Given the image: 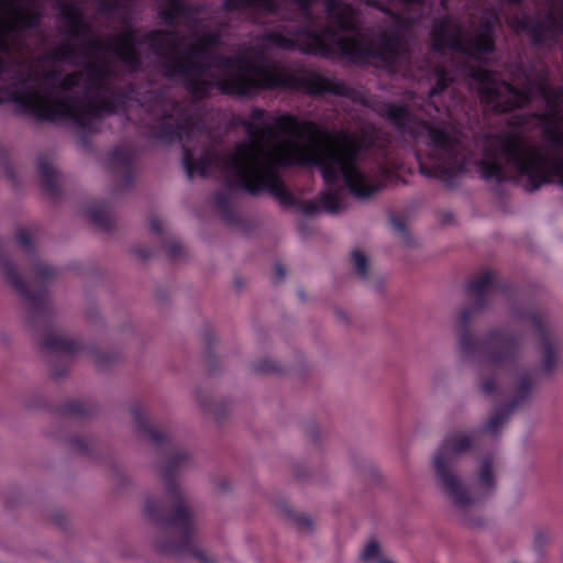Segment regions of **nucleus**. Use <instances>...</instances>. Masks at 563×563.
Here are the masks:
<instances>
[{"label":"nucleus","mask_w":563,"mask_h":563,"mask_svg":"<svg viewBox=\"0 0 563 563\" xmlns=\"http://www.w3.org/2000/svg\"><path fill=\"white\" fill-rule=\"evenodd\" d=\"M202 108H13L16 117L51 122L70 129L81 146L92 134L110 130H135L157 144L178 141L183 165L189 178L221 174L227 190L214 196V205L228 222L235 220L231 191L251 195L269 192L280 202L292 205L294 197L280 178L287 166L318 167L328 187L320 203L330 213L338 212L343 198L352 192V139L332 133L316 123L291 115L266 119L264 108H253L242 124L249 140L221 155L211 143L201 118Z\"/></svg>","instance_id":"1"},{"label":"nucleus","mask_w":563,"mask_h":563,"mask_svg":"<svg viewBox=\"0 0 563 563\" xmlns=\"http://www.w3.org/2000/svg\"><path fill=\"white\" fill-rule=\"evenodd\" d=\"M471 303L459 310L454 330L457 346L467 360L483 358L481 389L497 399L503 395L506 382L510 384V399L500 407L479 429L454 430L443 438L431 459V468L438 489L459 512L461 521L471 528H479L484 519L471 515L473 506L489 497L496 487L493 457L486 455L479 462L475 476L476 493H471L457 471L460 457L481 446L484 434L496 437L514 410L529 399L536 386L534 373L522 365L526 335L521 329L510 325L490 328L479 342L471 324L475 316L485 311L497 295L508 297L509 285L495 271H485L465 287Z\"/></svg>","instance_id":"2"},{"label":"nucleus","mask_w":563,"mask_h":563,"mask_svg":"<svg viewBox=\"0 0 563 563\" xmlns=\"http://www.w3.org/2000/svg\"><path fill=\"white\" fill-rule=\"evenodd\" d=\"M220 31H206L185 47L179 31L153 30L144 43L159 58L166 78L180 82L199 101L213 91L247 97L264 90L302 91L314 96H345L349 87L312 70L298 60H271L257 55L225 56L213 52L221 44Z\"/></svg>","instance_id":"3"},{"label":"nucleus","mask_w":563,"mask_h":563,"mask_svg":"<svg viewBox=\"0 0 563 563\" xmlns=\"http://www.w3.org/2000/svg\"><path fill=\"white\" fill-rule=\"evenodd\" d=\"M60 15L62 32L73 40H81L82 69L66 76L57 69L20 71L14 85L20 86L23 97L18 106H97L93 101L119 76L118 62L129 71H136L141 66V43L132 26L126 25L121 33L102 41L91 36V25L76 5H64Z\"/></svg>","instance_id":"4"},{"label":"nucleus","mask_w":563,"mask_h":563,"mask_svg":"<svg viewBox=\"0 0 563 563\" xmlns=\"http://www.w3.org/2000/svg\"><path fill=\"white\" fill-rule=\"evenodd\" d=\"M538 119L544 139L543 146L533 145L520 133L498 139L478 162V172L486 181L501 184L512 173L528 191H534L554 180L563 187V108H544Z\"/></svg>","instance_id":"5"},{"label":"nucleus","mask_w":563,"mask_h":563,"mask_svg":"<svg viewBox=\"0 0 563 563\" xmlns=\"http://www.w3.org/2000/svg\"><path fill=\"white\" fill-rule=\"evenodd\" d=\"M15 236L21 249L30 256L31 274L27 280H24L15 265L2 256L0 268L5 282L14 288L25 305V322L30 328L42 331L38 338L40 343L56 355L66 357L86 355L99 368L113 364L118 358L117 354L103 352L95 344H86L54 329L46 285L57 276L58 272L36 255L33 229L20 228Z\"/></svg>","instance_id":"6"},{"label":"nucleus","mask_w":563,"mask_h":563,"mask_svg":"<svg viewBox=\"0 0 563 563\" xmlns=\"http://www.w3.org/2000/svg\"><path fill=\"white\" fill-rule=\"evenodd\" d=\"M302 15L296 27L264 32L266 47L300 51L332 59L352 58V5L340 0H291Z\"/></svg>","instance_id":"7"},{"label":"nucleus","mask_w":563,"mask_h":563,"mask_svg":"<svg viewBox=\"0 0 563 563\" xmlns=\"http://www.w3.org/2000/svg\"><path fill=\"white\" fill-rule=\"evenodd\" d=\"M379 109L399 135L426 146L428 162L417 154L419 170L423 176L441 179L452 187L455 177L466 172L472 153L464 143L463 133L454 124L422 120L411 112L412 108Z\"/></svg>","instance_id":"8"},{"label":"nucleus","mask_w":563,"mask_h":563,"mask_svg":"<svg viewBox=\"0 0 563 563\" xmlns=\"http://www.w3.org/2000/svg\"><path fill=\"white\" fill-rule=\"evenodd\" d=\"M517 87L482 66L467 68L483 106H526L542 100L544 106H563V88L554 87L544 68H536L521 58L511 65Z\"/></svg>","instance_id":"9"},{"label":"nucleus","mask_w":563,"mask_h":563,"mask_svg":"<svg viewBox=\"0 0 563 563\" xmlns=\"http://www.w3.org/2000/svg\"><path fill=\"white\" fill-rule=\"evenodd\" d=\"M135 428L139 434L146 439L151 445L156 448L162 454V461L158 463V472L164 483L166 495L169 499L167 504L163 498H157L153 494L156 507H166L168 512H177L183 506L190 509L185 498V492L178 482V477L187 470L194 466L191 453L181 446L169 431L162 429L151 422L146 408L141 404H135L130 409ZM145 504L143 505V509Z\"/></svg>","instance_id":"10"},{"label":"nucleus","mask_w":563,"mask_h":563,"mask_svg":"<svg viewBox=\"0 0 563 563\" xmlns=\"http://www.w3.org/2000/svg\"><path fill=\"white\" fill-rule=\"evenodd\" d=\"M144 515L151 522L166 530V534L156 544L159 551L178 556L188 555L200 563H218L216 554L200 547L196 517L191 509L180 506L177 512L169 514L166 507H156L154 498L150 496L145 499Z\"/></svg>","instance_id":"11"},{"label":"nucleus","mask_w":563,"mask_h":563,"mask_svg":"<svg viewBox=\"0 0 563 563\" xmlns=\"http://www.w3.org/2000/svg\"><path fill=\"white\" fill-rule=\"evenodd\" d=\"M431 48L443 53L446 48L471 59L484 62L496 51L495 19H483L475 31L465 36L463 25L443 16L434 20L431 32Z\"/></svg>","instance_id":"12"},{"label":"nucleus","mask_w":563,"mask_h":563,"mask_svg":"<svg viewBox=\"0 0 563 563\" xmlns=\"http://www.w3.org/2000/svg\"><path fill=\"white\" fill-rule=\"evenodd\" d=\"M510 314L520 322L529 323L539 339L541 371L550 374L561 360L563 342L553 329L548 316L531 303L510 305Z\"/></svg>","instance_id":"13"},{"label":"nucleus","mask_w":563,"mask_h":563,"mask_svg":"<svg viewBox=\"0 0 563 563\" xmlns=\"http://www.w3.org/2000/svg\"><path fill=\"white\" fill-rule=\"evenodd\" d=\"M389 140H380V131L373 129L371 135L362 140L358 131L354 126V200L366 201L375 197L386 186L385 167L379 166L374 173H364L357 166L356 162L362 152L377 150L382 156L388 152Z\"/></svg>","instance_id":"14"},{"label":"nucleus","mask_w":563,"mask_h":563,"mask_svg":"<svg viewBox=\"0 0 563 563\" xmlns=\"http://www.w3.org/2000/svg\"><path fill=\"white\" fill-rule=\"evenodd\" d=\"M18 0H0V12L8 14L0 25V53L10 54L18 44V36L37 27L41 13L29 7H19ZM7 60L0 55V77L4 74Z\"/></svg>","instance_id":"15"},{"label":"nucleus","mask_w":563,"mask_h":563,"mask_svg":"<svg viewBox=\"0 0 563 563\" xmlns=\"http://www.w3.org/2000/svg\"><path fill=\"white\" fill-rule=\"evenodd\" d=\"M518 24L529 33L531 42L536 46L560 44L563 38V0L559 18L548 12L537 19L525 16Z\"/></svg>","instance_id":"16"},{"label":"nucleus","mask_w":563,"mask_h":563,"mask_svg":"<svg viewBox=\"0 0 563 563\" xmlns=\"http://www.w3.org/2000/svg\"><path fill=\"white\" fill-rule=\"evenodd\" d=\"M405 52V44L397 32H382L366 47L368 57L380 62L388 68L395 66Z\"/></svg>","instance_id":"17"},{"label":"nucleus","mask_w":563,"mask_h":563,"mask_svg":"<svg viewBox=\"0 0 563 563\" xmlns=\"http://www.w3.org/2000/svg\"><path fill=\"white\" fill-rule=\"evenodd\" d=\"M137 153L130 145L115 146L109 154L108 167L120 185L131 186L137 174Z\"/></svg>","instance_id":"18"},{"label":"nucleus","mask_w":563,"mask_h":563,"mask_svg":"<svg viewBox=\"0 0 563 563\" xmlns=\"http://www.w3.org/2000/svg\"><path fill=\"white\" fill-rule=\"evenodd\" d=\"M162 9L159 11V18L164 22L174 27L178 20L192 21L197 13L189 4L184 0H159Z\"/></svg>","instance_id":"19"},{"label":"nucleus","mask_w":563,"mask_h":563,"mask_svg":"<svg viewBox=\"0 0 563 563\" xmlns=\"http://www.w3.org/2000/svg\"><path fill=\"white\" fill-rule=\"evenodd\" d=\"M355 278H357L364 287L377 291L383 286L382 277L371 271L366 256L360 251L354 250V279Z\"/></svg>","instance_id":"20"},{"label":"nucleus","mask_w":563,"mask_h":563,"mask_svg":"<svg viewBox=\"0 0 563 563\" xmlns=\"http://www.w3.org/2000/svg\"><path fill=\"white\" fill-rule=\"evenodd\" d=\"M79 53V47L74 41H66L57 46L53 47L51 51L45 53L38 58L40 63L43 62H52V63H60L66 62L71 66H77L78 58L77 55Z\"/></svg>","instance_id":"21"},{"label":"nucleus","mask_w":563,"mask_h":563,"mask_svg":"<svg viewBox=\"0 0 563 563\" xmlns=\"http://www.w3.org/2000/svg\"><path fill=\"white\" fill-rule=\"evenodd\" d=\"M284 0H224L227 11L256 9L268 13H278Z\"/></svg>","instance_id":"22"},{"label":"nucleus","mask_w":563,"mask_h":563,"mask_svg":"<svg viewBox=\"0 0 563 563\" xmlns=\"http://www.w3.org/2000/svg\"><path fill=\"white\" fill-rule=\"evenodd\" d=\"M37 168L43 188L51 195L58 192L57 173L52 158L46 154L37 157Z\"/></svg>","instance_id":"23"},{"label":"nucleus","mask_w":563,"mask_h":563,"mask_svg":"<svg viewBox=\"0 0 563 563\" xmlns=\"http://www.w3.org/2000/svg\"><path fill=\"white\" fill-rule=\"evenodd\" d=\"M358 558L362 563H394L383 556L382 543L375 536L366 540Z\"/></svg>","instance_id":"24"},{"label":"nucleus","mask_w":563,"mask_h":563,"mask_svg":"<svg viewBox=\"0 0 563 563\" xmlns=\"http://www.w3.org/2000/svg\"><path fill=\"white\" fill-rule=\"evenodd\" d=\"M354 479L378 483L380 479V474L373 464L360 462L354 459Z\"/></svg>","instance_id":"25"},{"label":"nucleus","mask_w":563,"mask_h":563,"mask_svg":"<svg viewBox=\"0 0 563 563\" xmlns=\"http://www.w3.org/2000/svg\"><path fill=\"white\" fill-rule=\"evenodd\" d=\"M453 81L451 73L443 66L435 69V82L429 91V97H434L443 92Z\"/></svg>","instance_id":"26"},{"label":"nucleus","mask_w":563,"mask_h":563,"mask_svg":"<svg viewBox=\"0 0 563 563\" xmlns=\"http://www.w3.org/2000/svg\"><path fill=\"white\" fill-rule=\"evenodd\" d=\"M89 217L96 225L104 230L110 229L111 220L109 210L107 208L102 206L92 207L89 210Z\"/></svg>","instance_id":"27"},{"label":"nucleus","mask_w":563,"mask_h":563,"mask_svg":"<svg viewBox=\"0 0 563 563\" xmlns=\"http://www.w3.org/2000/svg\"><path fill=\"white\" fill-rule=\"evenodd\" d=\"M98 12L107 18H110L113 12L120 9L121 0H97Z\"/></svg>","instance_id":"28"},{"label":"nucleus","mask_w":563,"mask_h":563,"mask_svg":"<svg viewBox=\"0 0 563 563\" xmlns=\"http://www.w3.org/2000/svg\"><path fill=\"white\" fill-rule=\"evenodd\" d=\"M280 366L273 360L263 358L254 363V371L260 373H274L278 372Z\"/></svg>","instance_id":"29"},{"label":"nucleus","mask_w":563,"mask_h":563,"mask_svg":"<svg viewBox=\"0 0 563 563\" xmlns=\"http://www.w3.org/2000/svg\"><path fill=\"white\" fill-rule=\"evenodd\" d=\"M294 522L302 530H310L312 528V520L305 514H291Z\"/></svg>","instance_id":"30"},{"label":"nucleus","mask_w":563,"mask_h":563,"mask_svg":"<svg viewBox=\"0 0 563 563\" xmlns=\"http://www.w3.org/2000/svg\"><path fill=\"white\" fill-rule=\"evenodd\" d=\"M89 441L85 438L77 437L71 440L73 449L81 454H87L89 452Z\"/></svg>","instance_id":"31"},{"label":"nucleus","mask_w":563,"mask_h":563,"mask_svg":"<svg viewBox=\"0 0 563 563\" xmlns=\"http://www.w3.org/2000/svg\"><path fill=\"white\" fill-rule=\"evenodd\" d=\"M550 540V532L547 529L538 530L534 534V544L537 548L543 547Z\"/></svg>","instance_id":"32"},{"label":"nucleus","mask_w":563,"mask_h":563,"mask_svg":"<svg viewBox=\"0 0 563 563\" xmlns=\"http://www.w3.org/2000/svg\"><path fill=\"white\" fill-rule=\"evenodd\" d=\"M150 227L152 231L158 234H164V221L157 216H152L150 218Z\"/></svg>","instance_id":"33"},{"label":"nucleus","mask_w":563,"mask_h":563,"mask_svg":"<svg viewBox=\"0 0 563 563\" xmlns=\"http://www.w3.org/2000/svg\"><path fill=\"white\" fill-rule=\"evenodd\" d=\"M68 410L76 415H86L88 411L82 401L76 400L68 405Z\"/></svg>","instance_id":"34"},{"label":"nucleus","mask_w":563,"mask_h":563,"mask_svg":"<svg viewBox=\"0 0 563 563\" xmlns=\"http://www.w3.org/2000/svg\"><path fill=\"white\" fill-rule=\"evenodd\" d=\"M390 224L395 231H397L399 234L405 235L406 234V225L402 222L401 219L397 217H393L390 219Z\"/></svg>","instance_id":"35"},{"label":"nucleus","mask_w":563,"mask_h":563,"mask_svg":"<svg viewBox=\"0 0 563 563\" xmlns=\"http://www.w3.org/2000/svg\"><path fill=\"white\" fill-rule=\"evenodd\" d=\"M302 210L307 214H313L319 211V205L316 201L308 200L303 203Z\"/></svg>","instance_id":"36"},{"label":"nucleus","mask_w":563,"mask_h":563,"mask_svg":"<svg viewBox=\"0 0 563 563\" xmlns=\"http://www.w3.org/2000/svg\"><path fill=\"white\" fill-rule=\"evenodd\" d=\"M354 58L358 55L360 46H358V35H360V29L356 25V12L354 11Z\"/></svg>","instance_id":"37"},{"label":"nucleus","mask_w":563,"mask_h":563,"mask_svg":"<svg viewBox=\"0 0 563 563\" xmlns=\"http://www.w3.org/2000/svg\"><path fill=\"white\" fill-rule=\"evenodd\" d=\"M165 247L173 256L178 255L181 251V244L177 241L168 242Z\"/></svg>","instance_id":"38"},{"label":"nucleus","mask_w":563,"mask_h":563,"mask_svg":"<svg viewBox=\"0 0 563 563\" xmlns=\"http://www.w3.org/2000/svg\"><path fill=\"white\" fill-rule=\"evenodd\" d=\"M217 487L220 492H227L231 489V482L227 477H221L217 481Z\"/></svg>","instance_id":"39"},{"label":"nucleus","mask_w":563,"mask_h":563,"mask_svg":"<svg viewBox=\"0 0 563 563\" xmlns=\"http://www.w3.org/2000/svg\"><path fill=\"white\" fill-rule=\"evenodd\" d=\"M66 371H67L66 364L63 365L62 369L57 368L54 364L51 365V373L56 378L63 376L66 373Z\"/></svg>","instance_id":"40"},{"label":"nucleus","mask_w":563,"mask_h":563,"mask_svg":"<svg viewBox=\"0 0 563 563\" xmlns=\"http://www.w3.org/2000/svg\"><path fill=\"white\" fill-rule=\"evenodd\" d=\"M275 275H276V277H277V279H278V280H282V279L285 277L286 272H285V269H284V267H283V265H282V264H278V263H277V264L275 265Z\"/></svg>","instance_id":"41"},{"label":"nucleus","mask_w":563,"mask_h":563,"mask_svg":"<svg viewBox=\"0 0 563 563\" xmlns=\"http://www.w3.org/2000/svg\"><path fill=\"white\" fill-rule=\"evenodd\" d=\"M353 98H354V106H356V104H358V106H368L366 103V101L363 99V97L355 89H354Z\"/></svg>","instance_id":"42"},{"label":"nucleus","mask_w":563,"mask_h":563,"mask_svg":"<svg viewBox=\"0 0 563 563\" xmlns=\"http://www.w3.org/2000/svg\"><path fill=\"white\" fill-rule=\"evenodd\" d=\"M406 7L412 4H420L422 0H400Z\"/></svg>","instance_id":"43"},{"label":"nucleus","mask_w":563,"mask_h":563,"mask_svg":"<svg viewBox=\"0 0 563 563\" xmlns=\"http://www.w3.org/2000/svg\"><path fill=\"white\" fill-rule=\"evenodd\" d=\"M201 406L203 407V409L208 412H211L212 411V408L205 401L201 400Z\"/></svg>","instance_id":"44"},{"label":"nucleus","mask_w":563,"mask_h":563,"mask_svg":"<svg viewBox=\"0 0 563 563\" xmlns=\"http://www.w3.org/2000/svg\"><path fill=\"white\" fill-rule=\"evenodd\" d=\"M7 173H8V176H9L10 178H13V169H12V167L8 166V167H7Z\"/></svg>","instance_id":"45"},{"label":"nucleus","mask_w":563,"mask_h":563,"mask_svg":"<svg viewBox=\"0 0 563 563\" xmlns=\"http://www.w3.org/2000/svg\"><path fill=\"white\" fill-rule=\"evenodd\" d=\"M522 0H508L509 3L519 4Z\"/></svg>","instance_id":"46"},{"label":"nucleus","mask_w":563,"mask_h":563,"mask_svg":"<svg viewBox=\"0 0 563 563\" xmlns=\"http://www.w3.org/2000/svg\"><path fill=\"white\" fill-rule=\"evenodd\" d=\"M494 110H503L501 112H505L506 110H509L510 108L508 107H505V108H493Z\"/></svg>","instance_id":"47"},{"label":"nucleus","mask_w":563,"mask_h":563,"mask_svg":"<svg viewBox=\"0 0 563 563\" xmlns=\"http://www.w3.org/2000/svg\"><path fill=\"white\" fill-rule=\"evenodd\" d=\"M379 10H382V11H383V12H385V13H389V10H388V9H386V8H384V7L379 8Z\"/></svg>","instance_id":"48"},{"label":"nucleus","mask_w":563,"mask_h":563,"mask_svg":"<svg viewBox=\"0 0 563 563\" xmlns=\"http://www.w3.org/2000/svg\"><path fill=\"white\" fill-rule=\"evenodd\" d=\"M25 48V45L24 44H19V49L22 51Z\"/></svg>","instance_id":"49"},{"label":"nucleus","mask_w":563,"mask_h":563,"mask_svg":"<svg viewBox=\"0 0 563 563\" xmlns=\"http://www.w3.org/2000/svg\"><path fill=\"white\" fill-rule=\"evenodd\" d=\"M384 106L391 107V106H396V104L395 103H385Z\"/></svg>","instance_id":"50"}]
</instances>
